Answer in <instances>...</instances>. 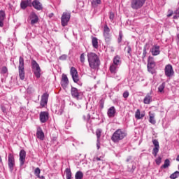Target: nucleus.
Returning a JSON list of instances; mask_svg holds the SVG:
<instances>
[{
    "label": "nucleus",
    "instance_id": "a878e982",
    "mask_svg": "<svg viewBox=\"0 0 179 179\" xmlns=\"http://www.w3.org/2000/svg\"><path fill=\"white\" fill-rule=\"evenodd\" d=\"M92 44L94 48H96V49L99 48V39H97V38L96 37H92Z\"/></svg>",
    "mask_w": 179,
    "mask_h": 179
},
{
    "label": "nucleus",
    "instance_id": "6e6552de",
    "mask_svg": "<svg viewBox=\"0 0 179 179\" xmlns=\"http://www.w3.org/2000/svg\"><path fill=\"white\" fill-rule=\"evenodd\" d=\"M165 76L167 78H171L174 75V70L173 69V66L171 64H168L164 69Z\"/></svg>",
    "mask_w": 179,
    "mask_h": 179
},
{
    "label": "nucleus",
    "instance_id": "a19ab883",
    "mask_svg": "<svg viewBox=\"0 0 179 179\" xmlns=\"http://www.w3.org/2000/svg\"><path fill=\"white\" fill-rule=\"evenodd\" d=\"M8 72V68L6 66H3L1 68V73H6Z\"/></svg>",
    "mask_w": 179,
    "mask_h": 179
},
{
    "label": "nucleus",
    "instance_id": "58836bf2",
    "mask_svg": "<svg viewBox=\"0 0 179 179\" xmlns=\"http://www.w3.org/2000/svg\"><path fill=\"white\" fill-rule=\"evenodd\" d=\"M85 53H82L80 56V61L81 62V64H85V61H86V58H85Z\"/></svg>",
    "mask_w": 179,
    "mask_h": 179
},
{
    "label": "nucleus",
    "instance_id": "2eb2a0df",
    "mask_svg": "<svg viewBox=\"0 0 179 179\" xmlns=\"http://www.w3.org/2000/svg\"><path fill=\"white\" fill-rule=\"evenodd\" d=\"M31 5L36 10H43V4H41L40 1H38V0H34L32 2L31 1Z\"/></svg>",
    "mask_w": 179,
    "mask_h": 179
},
{
    "label": "nucleus",
    "instance_id": "a18cd8bd",
    "mask_svg": "<svg viewBox=\"0 0 179 179\" xmlns=\"http://www.w3.org/2000/svg\"><path fill=\"white\" fill-rule=\"evenodd\" d=\"M125 50H127L128 54H131L132 52V48H131L130 45L127 46Z\"/></svg>",
    "mask_w": 179,
    "mask_h": 179
},
{
    "label": "nucleus",
    "instance_id": "864d4df0",
    "mask_svg": "<svg viewBox=\"0 0 179 179\" xmlns=\"http://www.w3.org/2000/svg\"><path fill=\"white\" fill-rule=\"evenodd\" d=\"M1 110L3 113H6V108H5V106H1Z\"/></svg>",
    "mask_w": 179,
    "mask_h": 179
},
{
    "label": "nucleus",
    "instance_id": "ddd939ff",
    "mask_svg": "<svg viewBox=\"0 0 179 179\" xmlns=\"http://www.w3.org/2000/svg\"><path fill=\"white\" fill-rule=\"evenodd\" d=\"M68 85H69V80L68 79V76L63 73L62 76L61 86L63 89H66Z\"/></svg>",
    "mask_w": 179,
    "mask_h": 179
},
{
    "label": "nucleus",
    "instance_id": "79ce46f5",
    "mask_svg": "<svg viewBox=\"0 0 179 179\" xmlns=\"http://www.w3.org/2000/svg\"><path fill=\"white\" fill-rule=\"evenodd\" d=\"M129 96V92H128V91H125L124 93H123V97L124 99H128Z\"/></svg>",
    "mask_w": 179,
    "mask_h": 179
},
{
    "label": "nucleus",
    "instance_id": "cd10ccee",
    "mask_svg": "<svg viewBox=\"0 0 179 179\" xmlns=\"http://www.w3.org/2000/svg\"><path fill=\"white\" fill-rule=\"evenodd\" d=\"M118 68V66L117 64H114L113 63L110 64L109 71L112 73H117V69Z\"/></svg>",
    "mask_w": 179,
    "mask_h": 179
},
{
    "label": "nucleus",
    "instance_id": "0e129e2a",
    "mask_svg": "<svg viewBox=\"0 0 179 179\" xmlns=\"http://www.w3.org/2000/svg\"><path fill=\"white\" fill-rule=\"evenodd\" d=\"M175 13H177V11H176Z\"/></svg>",
    "mask_w": 179,
    "mask_h": 179
},
{
    "label": "nucleus",
    "instance_id": "b1692460",
    "mask_svg": "<svg viewBox=\"0 0 179 179\" xmlns=\"http://www.w3.org/2000/svg\"><path fill=\"white\" fill-rule=\"evenodd\" d=\"M144 104H150L152 103V94H147V95L145 96L143 99Z\"/></svg>",
    "mask_w": 179,
    "mask_h": 179
},
{
    "label": "nucleus",
    "instance_id": "13d9d810",
    "mask_svg": "<svg viewBox=\"0 0 179 179\" xmlns=\"http://www.w3.org/2000/svg\"><path fill=\"white\" fill-rule=\"evenodd\" d=\"M176 161L177 162H179V155L177 156V157H176Z\"/></svg>",
    "mask_w": 179,
    "mask_h": 179
},
{
    "label": "nucleus",
    "instance_id": "9d476101",
    "mask_svg": "<svg viewBox=\"0 0 179 179\" xmlns=\"http://www.w3.org/2000/svg\"><path fill=\"white\" fill-rule=\"evenodd\" d=\"M50 118V114L47 111H42L39 114V120L42 124L47 122V120Z\"/></svg>",
    "mask_w": 179,
    "mask_h": 179
},
{
    "label": "nucleus",
    "instance_id": "f704fd0d",
    "mask_svg": "<svg viewBox=\"0 0 179 179\" xmlns=\"http://www.w3.org/2000/svg\"><path fill=\"white\" fill-rule=\"evenodd\" d=\"M101 132H103L101 129H96V135L97 141H100V138L101 137Z\"/></svg>",
    "mask_w": 179,
    "mask_h": 179
},
{
    "label": "nucleus",
    "instance_id": "c03bdc74",
    "mask_svg": "<svg viewBox=\"0 0 179 179\" xmlns=\"http://www.w3.org/2000/svg\"><path fill=\"white\" fill-rule=\"evenodd\" d=\"M156 164L158 166L162 163V157H159L156 160H155Z\"/></svg>",
    "mask_w": 179,
    "mask_h": 179
},
{
    "label": "nucleus",
    "instance_id": "37998d69",
    "mask_svg": "<svg viewBox=\"0 0 179 179\" xmlns=\"http://www.w3.org/2000/svg\"><path fill=\"white\" fill-rule=\"evenodd\" d=\"M84 120L85 121H89V120H90V114H86L84 115Z\"/></svg>",
    "mask_w": 179,
    "mask_h": 179
},
{
    "label": "nucleus",
    "instance_id": "bb28decb",
    "mask_svg": "<svg viewBox=\"0 0 179 179\" xmlns=\"http://www.w3.org/2000/svg\"><path fill=\"white\" fill-rule=\"evenodd\" d=\"M121 57L120 56L117 55L113 58V64L118 66L119 65H121Z\"/></svg>",
    "mask_w": 179,
    "mask_h": 179
},
{
    "label": "nucleus",
    "instance_id": "72a5a7b5",
    "mask_svg": "<svg viewBox=\"0 0 179 179\" xmlns=\"http://www.w3.org/2000/svg\"><path fill=\"white\" fill-rule=\"evenodd\" d=\"M169 166H170V159H165L164 163L162 165V168L167 169V167H169Z\"/></svg>",
    "mask_w": 179,
    "mask_h": 179
},
{
    "label": "nucleus",
    "instance_id": "9b49d317",
    "mask_svg": "<svg viewBox=\"0 0 179 179\" xmlns=\"http://www.w3.org/2000/svg\"><path fill=\"white\" fill-rule=\"evenodd\" d=\"M103 36L106 42H108L110 41V40H111V35L110 34V28L108 27V26H107V24H106L103 27Z\"/></svg>",
    "mask_w": 179,
    "mask_h": 179
},
{
    "label": "nucleus",
    "instance_id": "09e8293b",
    "mask_svg": "<svg viewBox=\"0 0 179 179\" xmlns=\"http://www.w3.org/2000/svg\"><path fill=\"white\" fill-rule=\"evenodd\" d=\"M109 18L110 20H114V13L113 12L110 13Z\"/></svg>",
    "mask_w": 179,
    "mask_h": 179
},
{
    "label": "nucleus",
    "instance_id": "ea45409f",
    "mask_svg": "<svg viewBox=\"0 0 179 179\" xmlns=\"http://www.w3.org/2000/svg\"><path fill=\"white\" fill-rule=\"evenodd\" d=\"M40 173H41L40 168H36L34 171L35 176H36V177H40Z\"/></svg>",
    "mask_w": 179,
    "mask_h": 179
},
{
    "label": "nucleus",
    "instance_id": "c756f323",
    "mask_svg": "<svg viewBox=\"0 0 179 179\" xmlns=\"http://www.w3.org/2000/svg\"><path fill=\"white\" fill-rule=\"evenodd\" d=\"M145 117V115L141 114V110L139 109H137L136 114H135V117L136 120H141V118H143Z\"/></svg>",
    "mask_w": 179,
    "mask_h": 179
},
{
    "label": "nucleus",
    "instance_id": "e433bc0d",
    "mask_svg": "<svg viewBox=\"0 0 179 179\" xmlns=\"http://www.w3.org/2000/svg\"><path fill=\"white\" fill-rule=\"evenodd\" d=\"M178 177H179V171H176V172H174L173 173H172L170 176V178H171V179H176V178H178Z\"/></svg>",
    "mask_w": 179,
    "mask_h": 179
},
{
    "label": "nucleus",
    "instance_id": "1a4fd4ad",
    "mask_svg": "<svg viewBox=\"0 0 179 179\" xmlns=\"http://www.w3.org/2000/svg\"><path fill=\"white\" fill-rule=\"evenodd\" d=\"M8 164L10 171H13V169L15 166V157L12 154H9L8 157Z\"/></svg>",
    "mask_w": 179,
    "mask_h": 179
},
{
    "label": "nucleus",
    "instance_id": "2f4dec72",
    "mask_svg": "<svg viewBox=\"0 0 179 179\" xmlns=\"http://www.w3.org/2000/svg\"><path fill=\"white\" fill-rule=\"evenodd\" d=\"M76 179H83V173L82 171H78L76 172L75 176Z\"/></svg>",
    "mask_w": 179,
    "mask_h": 179
},
{
    "label": "nucleus",
    "instance_id": "39448f33",
    "mask_svg": "<svg viewBox=\"0 0 179 179\" xmlns=\"http://www.w3.org/2000/svg\"><path fill=\"white\" fill-rule=\"evenodd\" d=\"M145 2L146 0H131L130 6L131 9L138 10V9H141L145 5Z\"/></svg>",
    "mask_w": 179,
    "mask_h": 179
},
{
    "label": "nucleus",
    "instance_id": "f257e3e1",
    "mask_svg": "<svg viewBox=\"0 0 179 179\" xmlns=\"http://www.w3.org/2000/svg\"><path fill=\"white\" fill-rule=\"evenodd\" d=\"M87 61L91 71H96L100 66V59L94 52L87 53Z\"/></svg>",
    "mask_w": 179,
    "mask_h": 179
},
{
    "label": "nucleus",
    "instance_id": "5701e85b",
    "mask_svg": "<svg viewBox=\"0 0 179 179\" xmlns=\"http://www.w3.org/2000/svg\"><path fill=\"white\" fill-rule=\"evenodd\" d=\"M6 17V14H5V11L0 10V27H3V21Z\"/></svg>",
    "mask_w": 179,
    "mask_h": 179
},
{
    "label": "nucleus",
    "instance_id": "4d7b16f0",
    "mask_svg": "<svg viewBox=\"0 0 179 179\" xmlns=\"http://www.w3.org/2000/svg\"><path fill=\"white\" fill-rule=\"evenodd\" d=\"M178 17H179L178 15H174V16H173V19H178Z\"/></svg>",
    "mask_w": 179,
    "mask_h": 179
},
{
    "label": "nucleus",
    "instance_id": "f03ea898",
    "mask_svg": "<svg viewBox=\"0 0 179 179\" xmlns=\"http://www.w3.org/2000/svg\"><path fill=\"white\" fill-rule=\"evenodd\" d=\"M125 136H127V133L119 129L113 133L111 137V140L113 141V142H115V143H116L117 142H120V141H122V139H124Z\"/></svg>",
    "mask_w": 179,
    "mask_h": 179
},
{
    "label": "nucleus",
    "instance_id": "6ab92c4d",
    "mask_svg": "<svg viewBox=\"0 0 179 179\" xmlns=\"http://www.w3.org/2000/svg\"><path fill=\"white\" fill-rule=\"evenodd\" d=\"M150 52L152 55L156 57V55H159L160 54V46L157 45H155L151 49Z\"/></svg>",
    "mask_w": 179,
    "mask_h": 179
},
{
    "label": "nucleus",
    "instance_id": "0eeeda50",
    "mask_svg": "<svg viewBox=\"0 0 179 179\" xmlns=\"http://www.w3.org/2000/svg\"><path fill=\"white\" fill-rule=\"evenodd\" d=\"M32 71L35 75V76L38 79L40 76H41V69H40V66L37 64V62L35 60H32L31 62Z\"/></svg>",
    "mask_w": 179,
    "mask_h": 179
},
{
    "label": "nucleus",
    "instance_id": "f8f14e48",
    "mask_svg": "<svg viewBox=\"0 0 179 179\" xmlns=\"http://www.w3.org/2000/svg\"><path fill=\"white\" fill-rule=\"evenodd\" d=\"M71 75L73 82H75V83H78L79 82V75L78 74V71L75 67L71 68Z\"/></svg>",
    "mask_w": 179,
    "mask_h": 179
},
{
    "label": "nucleus",
    "instance_id": "f3484780",
    "mask_svg": "<svg viewBox=\"0 0 179 179\" xmlns=\"http://www.w3.org/2000/svg\"><path fill=\"white\" fill-rule=\"evenodd\" d=\"M49 94L48 93H44L41 96V107H45L47 103H48Z\"/></svg>",
    "mask_w": 179,
    "mask_h": 179
},
{
    "label": "nucleus",
    "instance_id": "49530a36",
    "mask_svg": "<svg viewBox=\"0 0 179 179\" xmlns=\"http://www.w3.org/2000/svg\"><path fill=\"white\" fill-rule=\"evenodd\" d=\"M59 59L61 61H65L66 59V55H62L59 57Z\"/></svg>",
    "mask_w": 179,
    "mask_h": 179
},
{
    "label": "nucleus",
    "instance_id": "052dcab7",
    "mask_svg": "<svg viewBox=\"0 0 179 179\" xmlns=\"http://www.w3.org/2000/svg\"><path fill=\"white\" fill-rule=\"evenodd\" d=\"M127 162H129V159H127Z\"/></svg>",
    "mask_w": 179,
    "mask_h": 179
},
{
    "label": "nucleus",
    "instance_id": "7ed1b4c3",
    "mask_svg": "<svg viewBox=\"0 0 179 179\" xmlns=\"http://www.w3.org/2000/svg\"><path fill=\"white\" fill-rule=\"evenodd\" d=\"M19 77L21 80H24L26 73L24 72V59L20 56L18 65Z\"/></svg>",
    "mask_w": 179,
    "mask_h": 179
},
{
    "label": "nucleus",
    "instance_id": "a211bd4d",
    "mask_svg": "<svg viewBox=\"0 0 179 179\" xmlns=\"http://www.w3.org/2000/svg\"><path fill=\"white\" fill-rule=\"evenodd\" d=\"M71 94L73 99H76V100H79V96H80V92L77 90L76 87H71Z\"/></svg>",
    "mask_w": 179,
    "mask_h": 179
},
{
    "label": "nucleus",
    "instance_id": "e2e57ef3",
    "mask_svg": "<svg viewBox=\"0 0 179 179\" xmlns=\"http://www.w3.org/2000/svg\"><path fill=\"white\" fill-rule=\"evenodd\" d=\"M101 108H103V105H101Z\"/></svg>",
    "mask_w": 179,
    "mask_h": 179
},
{
    "label": "nucleus",
    "instance_id": "4468645a",
    "mask_svg": "<svg viewBox=\"0 0 179 179\" xmlns=\"http://www.w3.org/2000/svg\"><path fill=\"white\" fill-rule=\"evenodd\" d=\"M152 143L155 148L152 150V155L156 157L157 153H159V149H160V145H159V141L156 139L152 140Z\"/></svg>",
    "mask_w": 179,
    "mask_h": 179
},
{
    "label": "nucleus",
    "instance_id": "5fc2aeb1",
    "mask_svg": "<svg viewBox=\"0 0 179 179\" xmlns=\"http://www.w3.org/2000/svg\"><path fill=\"white\" fill-rule=\"evenodd\" d=\"M0 163L1 164H3V162L2 161V157L0 156Z\"/></svg>",
    "mask_w": 179,
    "mask_h": 179
},
{
    "label": "nucleus",
    "instance_id": "6e6d98bb",
    "mask_svg": "<svg viewBox=\"0 0 179 179\" xmlns=\"http://www.w3.org/2000/svg\"><path fill=\"white\" fill-rule=\"evenodd\" d=\"M52 16H54V13H50V14L49 15V17H52Z\"/></svg>",
    "mask_w": 179,
    "mask_h": 179
},
{
    "label": "nucleus",
    "instance_id": "c85d7f7f",
    "mask_svg": "<svg viewBox=\"0 0 179 179\" xmlns=\"http://www.w3.org/2000/svg\"><path fill=\"white\" fill-rule=\"evenodd\" d=\"M64 173H66V179H71L72 178V171H71V169L66 168L65 169Z\"/></svg>",
    "mask_w": 179,
    "mask_h": 179
},
{
    "label": "nucleus",
    "instance_id": "aec40b11",
    "mask_svg": "<svg viewBox=\"0 0 179 179\" xmlns=\"http://www.w3.org/2000/svg\"><path fill=\"white\" fill-rule=\"evenodd\" d=\"M26 162V151L24 150H21L20 152V166H23Z\"/></svg>",
    "mask_w": 179,
    "mask_h": 179
},
{
    "label": "nucleus",
    "instance_id": "680f3d73",
    "mask_svg": "<svg viewBox=\"0 0 179 179\" xmlns=\"http://www.w3.org/2000/svg\"><path fill=\"white\" fill-rule=\"evenodd\" d=\"M101 108H103V105H101Z\"/></svg>",
    "mask_w": 179,
    "mask_h": 179
},
{
    "label": "nucleus",
    "instance_id": "473e14b6",
    "mask_svg": "<svg viewBox=\"0 0 179 179\" xmlns=\"http://www.w3.org/2000/svg\"><path fill=\"white\" fill-rule=\"evenodd\" d=\"M164 87H166V83H163L161 85L158 87V92L159 93H164Z\"/></svg>",
    "mask_w": 179,
    "mask_h": 179
},
{
    "label": "nucleus",
    "instance_id": "20e7f679",
    "mask_svg": "<svg viewBox=\"0 0 179 179\" xmlns=\"http://www.w3.org/2000/svg\"><path fill=\"white\" fill-rule=\"evenodd\" d=\"M155 67H156V62H155V58L153 57L149 56L148 59V64H147L148 72L152 73V75L156 73V69H155Z\"/></svg>",
    "mask_w": 179,
    "mask_h": 179
},
{
    "label": "nucleus",
    "instance_id": "423d86ee",
    "mask_svg": "<svg viewBox=\"0 0 179 179\" xmlns=\"http://www.w3.org/2000/svg\"><path fill=\"white\" fill-rule=\"evenodd\" d=\"M69 20H71V13L68 11L64 12L61 17L62 26L63 27H65V26H68Z\"/></svg>",
    "mask_w": 179,
    "mask_h": 179
},
{
    "label": "nucleus",
    "instance_id": "de8ad7c7",
    "mask_svg": "<svg viewBox=\"0 0 179 179\" xmlns=\"http://www.w3.org/2000/svg\"><path fill=\"white\" fill-rule=\"evenodd\" d=\"M169 14L167 15V17H170L171 16H173V13H174V12L171 10H169Z\"/></svg>",
    "mask_w": 179,
    "mask_h": 179
},
{
    "label": "nucleus",
    "instance_id": "bf43d9fd",
    "mask_svg": "<svg viewBox=\"0 0 179 179\" xmlns=\"http://www.w3.org/2000/svg\"><path fill=\"white\" fill-rule=\"evenodd\" d=\"M38 178L43 179V178H44V176H39V177H38Z\"/></svg>",
    "mask_w": 179,
    "mask_h": 179
},
{
    "label": "nucleus",
    "instance_id": "4be33fe9",
    "mask_svg": "<svg viewBox=\"0 0 179 179\" xmlns=\"http://www.w3.org/2000/svg\"><path fill=\"white\" fill-rule=\"evenodd\" d=\"M36 137L38 139H41V141H44V132H43L41 127L37 128Z\"/></svg>",
    "mask_w": 179,
    "mask_h": 179
},
{
    "label": "nucleus",
    "instance_id": "3c124183",
    "mask_svg": "<svg viewBox=\"0 0 179 179\" xmlns=\"http://www.w3.org/2000/svg\"><path fill=\"white\" fill-rule=\"evenodd\" d=\"M122 40V34H119L118 42L121 43Z\"/></svg>",
    "mask_w": 179,
    "mask_h": 179
},
{
    "label": "nucleus",
    "instance_id": "8fccbe9b",
    "mask_svg": "<svg viewBox=\"0 0 179 179\" xmlns=\"http://www.w3.org/2000/svg\"><path fill=\"white\" fill-rule=\"evenodd\" d=\"M146 54H148V52L146 51V48H144L143 52V59L146 57Z\"/></svg>",
    "mask_w": 179,
    "mask_h": 179
},
{
    "label": "nucleus",
    "instance_id": "603ef678",
    "mask_svg": "<svg viewBox=\"0 0 179 179\" xmlns=\"http://www.w3.org/2000/svg\"><path fill=\"white\" fill-rule=\"evenodd\" d=\"M96 147H97V149H100V140H97V143H96Z\"/></svg>",
    "mask_w": 179,
    "mask_h": 179
},
{
    "label": "nucleus",
    "instance_id": "412c9836",
    "mask_svg": "<svg viewBox=\"0 0 179 179\" xmlns=\"http://www.w3.org/2000/svg\"><path fill=\"white\" fill-rule=\"evenodd\" d=\"M28 6H29V8H31V0H24L21 1V9H23L24 10V9H26V8H27Z\"/></svg>",
    "mask_w": 179,
    "mask_h": 179
},
{
    "label": "nucleus",
    "instance_id": "c9c22d12",
    "mask_svg": "<svg viewBox=\"0 0 179 179\" xmlns=\"http://www.w3.org/2000/svg\"><path fill=\"white\" fill-rule=\"evenodd\" d=\"M104 159V157L103 156H101V157H94L93 158V162H104V160L103 159Z\"/></svg>",
    "mask_w": 179,
    "mask_h": 179
},
{
    "label": "nucleus",
    "instance_id": "7c9ffc66",
    "mask_svg": "<svg viewBox=\"0 0 179 179\" xmlns=\"http://www.w3.org/2000/svg\"><path fill=\"white\" fill-rule=\"evenodd\" d=\"M149 115H150L149 122L155 125V124H156V120H155V114L150 112Z\"/></svg>",
    "mask_w": 179,
    "mask_h": 179
},
{
    "label": "nucleus",
    "instance_id": "393cba45",
    "mask_svg": "<svg viewBox=\"0 0 179 179\" xmlns=\"http://www.w3.org/2000/svg\"><path fill=\"white\" fill-rule=\"evenodd\" d=\"M115 115V108L114 106L110 107L108 110V116L111 118Z\"/></svg>",
    "mask_w": 179,
    "mask_h": 179
},
{
    "label": "nucleus",
    "instance_id": "4c0bfd02",
    "mask_svg": "<svg viewBox=\"0 0 179 179\" xmlns=\"http://www.w3.org/2000/svg\"><path fill=\"white\" fill-rule=\"evenodd\" d=\"M101 3V0H92V6H97Z\"/></svg>",
    "mask_w": 179,
    "mask_h": 179
},
{
    "label": "nucleus",
    "instance_id": "dca6fc26",
    "mask_svg": "<svg viewBox=\"0 0 179 179\" xmlns=\"http://www.w3.org/2000/svg\"><path fill=\"white\" fill-rule=\"evenodd\" d=\"M29 17L31 20V24H36V23H38V15L36 14V13H31Z\"/></svg>",
    "mask_w": 179,
    "mask_h": 179
}]
</instances>
